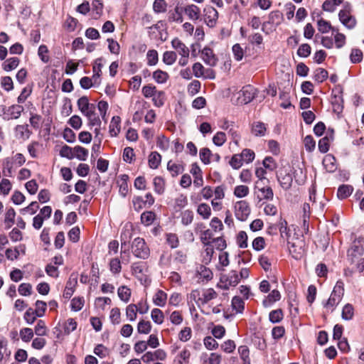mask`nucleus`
Wrapping results in <instances>:
<instances>
[{
	"instance_id": "obj_1",
	"label": "nucleus",
	"mask_w": 364,
	"mask_h": 364,
	"mask_svg": "<svg viewBox=\"0 0 364 364\" xmlns=\"http://www.w3.org/2000/svg\"><path fill=\"white\" fill-rule=\"evenodd\" d=\"M97 109L100 112V114L102 117V119L100 118V117L97 114L95 110H93L91 112L87 113L85 115V117L87 119V126L90 128H92L95 126H101L102 124V120L104 122H107V112L109 108V105L107 102L101 100L97 104Z\"/></svg>"
},
{
	"instance_id": "obj_2",
	"label": "nucleus",
	"mask_w": 364,
	"mask_h": 364,
	"mask_svg": "<svg viewBox=\"0 0 364 364\" xmlns=\"http://www.w3.org/2000/svg\"><path fill=\"white\" fill-rule=\"evenodd\" d=\"M344 295V284L341 281H338L326 302L324 307L333 311L336 306L341 302Z\"/></svg>"
},
{
	"instance_id": "obj_3",
	"label": "nucleus",
	"mask_w": 364,
	"mask_h": 364,
	"mask_svg": "<svg viewBox=\"0 0 364 364\" xmlns=\"http://www.w3.org/2000/svg\"><path fill=\"white\" fill-rule=\"evenodd\" d=\"M132 248L134 255L137 258L145 259L149 256V248L143 238H135L132 242Z\"/></svg>"
},
{
	"instance_id": "obj_4",
	"label": "nucleus",
	"mask_w": 364,
	"mask_h": 364,
	"mask_svg": "<svg viewBox=\"0 0 364 364\" xmlns=\"http://www.w3.org/2000/svg\"><path fill=\"white\" fill-rule=\"evenodd\" d=\"M250 214V208L246 200H240L235 205V215L237 220L245 221Z\"/></svg>"
},
{
	"instance_id": "obj_5",
	"label": "nucleus",
	"mask_w": 364,
	"mask_h": 364,
	"mask_svg": "<svg viewBox=\"0 0 364 364\" xmlns=\"http://www.w3.org/2000/svg\"><path fill=\"white\" fill-rule=\"evenodd\" d=\"M277 177L281 187L284 190H289L291 187L293 178L289 168L284 167L279 169Z\"/></svg>"
},
{
	"instance_id": "obj_6",
	"label": "nucleus",
	"mask_w": 364,
	"mask_h": 364,
	"mask_svg": "<svg viewBox=\"0 0 364 364\" xmlns=\"http://www.w3.org/2000/svg\"><path fill=\"white\" fill-rule=\"evenodd\" d=\"M250 161V149H245L240 154H235L230 161V166L235 168H240L244 163L249 164Z\"/></svg>"
},
{
	"instance_id": "obj_7",
	"label": "nucleus",
	"mask_w": 364,
	"mask_h": 364,
	"mask_svg": "<svg viewBox=\"0 0 364 364\" xmlns=\"http://www.w3.org/2000/svg\"><path fill=\"white\" fill-rule=\"evenodd\" d=\"M203 18L205 24L210 28H213L217 23L218 12L214 7L206 6L203 9Z\"/></svg>"
},
{
	"instance_id": "obj_8",
	"label": "nucleus",
	"mask_w": 364,
	"mask_h": 364,
	"mask_svg": "<svg viewBox=\"0 0 364 364\" xmlns=\"http://www.w3.org/2000/svg\"><path fill=\"white\" fill-rule=\"evenodd\" d=\"M239 282V274L235 270H232L228 274H223L220 277V282L223 284L225 289H228L230 287H235Z\"/></svg>"
},
{
	"instance_id": "obj_9",
	"label": "nucleus",
	"mask_w": 364,
	"mask_h": 364,
	"mask_svg": "<svg viewBox=\"0 0 364 364\" xmlns=\"http://www.w3.org/2000/svg\"><path fill=\"white\" fill-rule=\"evenodd\" d=\"M363 252L364 249L362 245L353 243L348 250L347 257L348 261L351 264L358 262L360 257L363 255Z\"/></svg>"
},
{
	"instance_id": "obj_10",
	"label": "nucleus",
	"mask_w": 364,
	"mask_h": 364,
	"mask_svg": "<svg viewBox=\"0 0 364 364\" xmlns=\"http://www.w3.org/2000/svg\"><path fill=\"white\" fill-rule=\"evenodd\" d=\"M23 110V107L20 105H12L8 107V109H6L4 120L9 121L18 119Z\"/></svg>"
},
{
	"instance_id": "obj_11",
	"label": "nucleus",
	"mask_w": 364,
	"mask_h": 364,
	"mask_svg": "<svg viewBox=\"0 0 364 364\" xmlns=\"http://www.w3.org/2000/svg\"><path fill=\"white\" fill-rule=\"evenodd\" d=\"M77 105L79 110L84 116L96 109V105L95 104L90 103L89 99L87 96L80 97L77 102Z\"/></svg>"
},
{
	"instance_id": "obj_12",
	"label": "nucleus",
	"mask_w": 364,
	"mask_h": 364,
	"mask_svg": "<svg viewBox=\"0 0 364 364\" xmlns=\"http://www.w3.org/2000/svg\"><path fill=\"white\" fill-rule=\"evenodd\" d=\"M340 21L349 29L353 28L356 25L355 18L350 15L349 11L346 9L341 10L338 14Z\"/></svg>"
},
{
	"instance_id": "obj_13",
	"label": "nucleus",
	"mask_w": 364,
	"mask_h": 364,
	"mask_svg": "<svg viewBox=\"0 0 364 364\" xmlns=\"http://www.w3.org/2000/svg\"><path fill=\"white\" fill-rule=\"evenodd\" d=\"M201 58L204 63L210 66H215L217 64L218 59L213 50L209 47H205L202 50Z\"/></svg>"
},
{
	"instance_id": "obj_14",
	"label": "nucleus",
	"mask_w": 364,
	"mask_h": 364,
	"mask_svg": "<svg viewBox=\"0 0 364 364\" xmlns=\"http://www.w3.org/2000/svg\"><path fill=\"white\" fill-rule=\"evenodd\" d=\"M183 11L188 16V18L193 21H196L200 18V9L198 6L195 4L187 5L183 9Z\"/></svg>"
},
{
	"instance_id": "obj_15",
	"label": "nucleus",
	"mask_w": 364,
	"mask_h": 364,
	"mask_svg": "<svg viewBox=\"0 0 364 364\" xmlns=\"http://www.w3.org/2000/svg\"><path fill=\"white\" fill-rule=\"evenodd\" d=\"M171 46L180 55L190 53L189 48L178 38L171 41Z\"/></svg>"
},
{
	"instance_id": "obj_16",
	"label": "nucleus",
	"mask_w": 364,
	"mask_h": 364,
	"mask_svg": "<svg viewBox=\"0 0 364 364\" xmlns=\"http://www.w3.org/2000/svg\"><path fill=\"white\" fill-rule=\"evenodd\" d=\"M121 118L119 116L112 117L109 126V132L112 137L117 136L120 132Z\"/></svg>"
},
{
	"instance_id": "obj_17",
	"label": "nucleus",
	"mask_w": 364,
	"mask_h": 364,
	"mask_svg": "<svg viewBox=\"0 0 364 364\" xmlns=\"http://www.w3.org/2000/svg\"><path fill=\"white\" fill-rule=\"evenodd\" d=\"M183 9L176 6L173 11H169L168 20L169 22L181 23L183 21L182 16Z\"/></svg>"
},
{
	"instance_id": "obj_18",
	"label": "nucleus",
	"mask_w": 364,
	"mask_h": 364,
	"mask_svg": "<svg viewBox=\"0 0 364 364\" xmlns=\"http://www.w3.org/2000/svg\"><path fill=\"white\" fill-rule=\"evenodd\" d=\"M237 101L240 104H248L250 102V85H246L242 87L238 93Z\"/></svg>"
},
{
	"instance_id": "obj_19",
	"label": "nucleus",
	"mask_w": 364,
	"mask_h": 364,
	"mask_svg": "<svg viewBox=\"0 0 364 364\" xmlns=\"http://www.w3.org/2000/svg\"><path fill=\"white\" fill-rule=\"evenodd\" d=\"M255 198L258 200V202H260L263 199L269 200L272 199L273 198V191L270 188H265L262 189L261 191L255 190Z\"/></svg>"
},
{
	"instance_id": "obj_20",
	"label": "nucleus",
	"mask_w": 364,
	"mask_h": 364,
	"mask_svg": "<svg viewBox=\"0 0 364 364\" xmlns=\"http://www.w3.org/2000/svg\"><path fill=\"white\" fill-rule=\"evenodd\" d=\"M161 162V156L157 151H152L149 156L148 164L150 168L156 169Z\"/></svg>"
},
{
	"instance_id": "obj_21",
	"label": "nucleus",
	"mask_w": 364,
	"mask_h": 364,
	"mask_svg": "<svg viewBox=\"0 0 364 364\" xmlns=\"http://www.w3.org/2000/svg\"><path fill=\"white\" fill-rule=\"evenodd\" d=\"M167 301V294L164 291L159 289L153 297L154 304L160 307L166 305Z\"/></svg>"
},
{
	"instance_id": "obj_22",
	"label": "nucleus",
	"mask_w": 364,
	"mask_h": 364,
	"mask_svg": "<svg viewBox=\"0 0 364 364\" xmlns=\"http://www.w3.org/2000/svg\"><path fill=\"white\" fill-rule=\"evenodd\" d=\"M353 191V187L350 185H341L338 187L337 196L339 199L343 200L350 196Z\"/></svg>"
},
{
	"instance_id": "obj_23",
	"label": "nucleus",
	"mask_w": 364,
	"mask_h": 364,
	"mask_svg": "<svg viewBox=\"0 0 364 364\" xmlns=\"http://www.w3.org/2000/svg\"><path fill=\"white\" fill-rule=\"evenodd\" d=\"M19 62L20 60L17 57L10 58L2 63V68L5 71L9 72L16 69L18 67Z\"/></svg>"
},
{
	"instance_id": "obj_24",
	"label": "nucleus",
	"mask_w": 364,
	"mask_h": 364,
	"mask_svg": "<svg viewBox=\"0 0 364 364\" xmlns=\"http://www.w3.org/2000/svg\"><path fill=\"white\" fill-rule=\"evenodd\" d=\"M167 169L173 177H176L184 171L183 165L169 161L167 164Z\"/></svg>"
},
{
	"instance_id": "obj_25",
	"label": "nucleus",
	"mask_w": 364,
	"mask_h": 364,
	"mask_svg": "<svg viewBox=\"0 0 364 364\" xmlns=\"http://www.w3.org/2000/svg\"><path fill=\"white\" fill-rule=\"evenodd\" d=\"M191 353L188 350H183L178 355H176L173 360V364H188Z\"/></svg>"
},
{
	"instance_id": "obj_26",
	"label": "nucleus",
	"mask_w": 364,
	"mask_h": 364,
	"mask_svg": "<svg viewBox=\"0 0 364 364\" xmlns=\"http://www.w3.org/2000/svg\"><path fill=\"white\" fill-rule=\"evenodd\" d=\"M74 158H77L80 161H85L87 159L89 151L87 149L76 146L73 148Z\"/></svg>"
},
{
	"instance_id": "obj_27",
	"label": "nucleus",
	"mask_w": 364,
	"mask_h": 364,
	"mask_svg": "<svg viewBox=\"0 0 364 364\" xmlns=\"http://www.w3.org/2000/svg\"><path fill=\"white\" fill-rule=\"evenodd\" d=\"M154 191L159 195H161L165 191V181L161 176H156L153 180Z\"/></svg>"
},
{
	"instance_id": "obj_28",
	"label": "nucleus",
	"mask_w": 364,
	"mask_h": 364,
	"mask_svg": "<svg viewBox=\"0 0 364 364\" xmlns=\"http://www.w3.org/2000/svg\"><path fill=\"white\" fill-rule=\"evenodd\" d=\"M16 212L13 208H9L5 214L4 223L6 225V228H10L14 224L15 221Z\"/></svg>"
},
{
	"instance_id": "obj_29",
	"label": "nucleus",
	"mask_w": 364,
	"mask_h": 364,
	"mask_svg": "<svg viewBox=\"0 0 364 364\" xmlns=\"http://www.w3.org/2000/svg\"><path fill=\"white\" fill-rule=\"evenodd\" d=\"M281 294L280 292L277 290H272L267 296V299L263 301V304L264 306H269L272 304L274 302L280 300Z\"/></svg>"
},
{
	"instance_id": "obj_30",
	"label": "nucleus",
	"mask_w": 364,
	"mask_h": 364,
	"mask_svg": "<svg viewBox=\"0 0 364 364\" xmlns=\"http://www.w3.org/2000/svg\"><path fill=\"white\" fill-rule=\"evenodd\" d=\"M238 353L240 359L242 360V364H250V350L247 346H240L238 348Z\"/></svg>"
},
{
	"instance_id": "obj_31",
	"label": "nucleus",
	"mask_w": 364,
	"mask_h": 364,
	"mask_svg": "<svg viewBox=\"0 0 364 364\" xmlns=\"http://www.w3.org/2000/svg\"><path fill=\"white\" fill-rule=\"evenodd\" d=\"M117 294L119 298L124 302L127 303L131 296V290L127 286H121L118 288Z\"/></svg>"
},
{
	"instance_id": "obj_32",
	"label": "nucleus",
	"mask_w": 364,
	"mask_h": 364,
	"mask_svg": "<svg viewBox=\"0 0 364 364\" xmlns=\"http://www.w3.org/2000/svg\"><path fill=\"white\" fill-rule=\"evenodd\" d=\"M181 223L188 226L192 223L194 218V213L191 210H186L181 213Z\"/></svg>"
},
{
	"instance_id": "obj_33",
	"label": "nucleus",
	"mask_w": 364,
	"mask_h": 364,
	"mask_svg": "<svg viewBox=\"0 0 364 364\" xmlns=\"http://www.w3.org/2000/svg\"><path fill=\"white\" fill-rule=\"evenodd\" d=\"M353 316H354L353 306L350 304H346L342 309V313H341L342 318L346 321H350L353 318Z\"/></svg>"
},
{
	"instance_id": "obj_34",
	"label": "nucleus",
	"mask_w": 364,
	"mask_h": 364,
	"mask_svg": "<svg viewBox=\"0 0 364 364\" xmlns=\"http://www.w3.org/2000/svg\"><path fill=\"white\" fill-rule=\"evenodd\" d=\"M232 307L236 313H242L245 308V302L240 296H235L232 299Z\"/></svg>"
},
{
	"instance_id": "obj_35",
	"label": "nucleus",
	"mask_w": 364,
	"mask_h": 364,
	"mask_svg": "<svg viewBox=\"0 0 364 364\" xmlns=\"http://www.w3.org/2000/svg\"><path fill=\"white\" fill-rule=\"evenodd\" d=\"M12 162L9 160V157H6L3 161V175L7 177L13 176V168Z\"/></svg>"
},
{
	"instance_id": "obj_36",
	"label": "nucleus",
	"mask_w": 364,
	"mask_h": 364,
	"mask_svg": "<svg viewBox=\"0 0 364 364\" xmlns=\"http://www.w3.org/2000/svg\"><path fill=\"white\" fill-rule=\"evenodd\" d=\"M151 330V324L149 321L141 320L137 325V331L139 333L148 334Z\"/></svg>"
},
{
	"instance_id": "obj_37",
	"label": "nucleus",
	"mask_w": 364,
	"mask_h": 364,
	"mask_svg": "<svg viewBox=\"0 0 364 364\" xmlns=\"http://www.w3.org/2000/svg\"><path fill=\"white\" fill-rule=\"evenodd\" d=\"M177 59L176 53L174 51H165L163 54L162 60L168 65H173Z\"/></svg>"
},
{
	"instance_id": "obj_38",
	"label": "nucleus",
	"mask_w": 364,
	"mask_h": 364,
	"mask_svg": "<svg viewBox=\"0 0 364 364\" xmlns=\"http://www.w3.org/2000/svg\"><path fill=\"white\" fill-rule=\"evenodd\" d=\"M155 213L152 211H145L141 215V223L149 226L153 223L155 219Z\"/></svg>"
},
{
	"instance_id": "obj_39",
	"label": "nucleus",
	"mask_w": 364,
	"mask_h": 364,
	"mask_svg": "<svg viewBox=\"0 0 364 364\" xmlns=\"http://www.w3.org/2000/svg\"><path fill=\"white\" fill-rule=\"evenodd\" d=\"M151 318L155 323L161 324L164 318V313L159 309H153L151 312Z\"/></svg>"
},
{
	"instance_id": "obj_40",
	"label": "nucleus",
	"mask_w": 364,
	"mask_h": 364,
	"mask_svg": "<svg viewBox=\"0 0 364 364\" xmlns=\"http://www.w3.org/2000/svg\"><path fill=\"white\" fill-rule=\"evenodd\" d=\"M153 78L157 83L163 84L167 81L168 75L166 72L161 70H157L154 72Z\"/></svg>"
},
{
	"instance_id": "obj_41",
	"label": "nucleus",
	"mask_w": 364,
	"mask_h": 364,
	"mask_svg": "<svg viewBox=\"0 0 364 364\" xmlns=\"http://www.w3.org/2000/svg\"><path fill=\"white\" fill-rule=\"evenodd\" d=\"M197 213L203 219H208L210 216L211 209L210 207L206 203H201L198 206Z\"/></svg>"
},
{
	"instance_id": "obj_42",
	"label": "nucleus",
	"mask_w": 364,
	"mask_h": 364,
	"mask_svg": "<svg viewBox=\"0 0 364 364\" xmlns=\"http://www.w3.org/2000/svg\"><path fill=\"white\" fill-rule=\"evenodd\" d=\"M15 132L16 133V136L20 138H24L25 135H26V139H28L31 134L28 129V124L17 125L15 127Z\"/></svg>"
},
{
	"instance_id": "obj_43",
	"label": "nucleus",
	"mask_w": 364,
	"mask_h": 364,
	"mask_svg": "<svg viewBox=\"0 0 364 364\" xmlns=\"http://www.w3.org/2000/svg\"><path fill=\"white\" fill-rule=\"evenodd\" d=\"M151 98L156 107H162L165 102V93L163 91H157Z\"/></svg>"
},
{
	"instance_id": "obj_44",
	"label": "nucleus",
	"mask_w": 364,
	"mask_h": 364,
	"mask_svg": "<svg viewBox=\"0 0 364 364\" xmlns=\"http://www.w3.org/2000/svg\"><path fill=\"white\" fill-rule=\"evenodd\" d=\"M211 155H213V154L208 148L204 147L200 150V159L205 165L210 163Z\"/></svg>"
},
{
	"instance_id": "obj_45",
	"label": "nucleus",
	"mask_w": 364,
	"mask_h": 364,
	"mask_svg": "<svg viewBox=\"0 0 364 364\" xmlns=\"http://www.w3.org/2000/svg\"><path fill=\"white\" fill-rule=\"evenodd\" d=\"M283 318L284 314L281 309L272 311L269 315V321L273 323L280 322Z\"/></svg>"
},
{
	"instance_id": "obj_46",
	"label": "nucleus",
	"mask_w": 364,
	"mask_h": 364,
	"mask_svg": "<svg viewBox=\"0 0 364 364\" xmlns=\"http://www.w3.org/2000/svg\"><path fill=\"white\" fill-rule=\"evenodd\" d=\"M167 4L165 0H155L153 4V10L155 13H164L166 11Z\"/></svg>"
},
{
	"instance_id": "obj_47",
	"label": "nucleus",
	"mask_w": 364,
	"mask_h": 364,
	"mask_svg": "<svg viewBox=\"0 0 364 364\" xmlns=\"http://www.w3.org/2000/svg\"><path fill=\"white\" fill-rule=\"evenodd\" d=\"M48 52L49 51L48 47L46 45H41L39 46L38 50V55L41 60L44 63H47L50 60L48 55Z\"/></svg>"
},
{
	"instance_id": "obj_48",
	"label": "nucleus",
	"mask_w": 364,
	"mask_h": 364,
	"mask_svg": "<svg viewBox=\"0 0 364 364\" xmlns=\"http://www.w3.org/2000/svg\"><path fill=\"white\" fill-rule=\"evenodd\" d=\"M1 86L6 92H10L14 89V82L12 78L9 76H4L1 78Z\"/></svg>"
},
{
	"instance_id": "obj_49",
	"label": "nucleus",
	"mask_w": 364,
	"mask_h": 364,
	"mask_svg": "<svg viewBox=\"0 0 364 364\" xmlns=\"http://www.w3.org/2000/svg\"><path fill=\"white\" fill-rule=\"evenodd\" d=\"M198 273L200 277L203 279V281L205 280L206 282L212 279L213 278V272L205 266L201 265L199 268Z\"/></svg>"
},
{
	"instance_id": "obj_50",
	"label": "nucleus",
	"mask_w": 364,
	"mask_h": 364,
	"mask_svg": "<svg viewBox=\"0 0 364 364\" xmlns=\"http://www.w3.org/2000/svg\"><path fill=\"white\" fill-rule=\"evenodd\" d=\"M137 306L129 304L126 308V316L130 321H134L136 318Z\"/></svg>"
},
{
	"instance_id": "obj_51",
	"label": "nucleus",
	"mask_w": 364,
	"mask_h": 364,
	"mask_svg": "<svg viewBox=\"0 0 364 364\" xmlns=\"http://www.w3.org/2000/svg\"><path fill=\"white\" fill-rule=\"evenodd\" d=\"M29 122L32 127L35 129H38L41 127L42 122V117L38 114L30 113Z\"/></svg>"
},
{
	"instance_id": "obj_52",
	"label": "nucleus",
	"mask_w": 364,
	"mask_h": 364,
	"mask_svg": "<svg viewBox=\"0 0 364 364\" xmlns=\"http://www.w3.org/2000/svg\"><path fill=\"white\" fill-rule=\"evenodd\" d=\"M289 252L292 255V257L296 259H299L303 255V249L301 246H299L297 248V246L295 243H291L289 247Z\"/></svg>"
},
{
	"instance_id": "obj_53",
	"label": "nucleus",
	"mask_w": 364,
	"mask_h": 364,
	"mask_svg": "<svg viewBox=\"0 0 364 364\" xmlns=\"http://www.w3.org/2000/svg\"><path fill=\"white\" fill-rule=\"evenodd\" d=\"M265 246V240L262 237H257L252 241V247L256 251H260L263 250Z\"/></svg>"
},
{
	"instance_id": "obj_54",
	"label": "nucleus",
	"mask_w": 364,
	"mask_h": 364,
	"mask_svg": "<svg viewBox=\"0 0 364 364\" xmlns=\"http://www.w3.org/2000/svg\"><path fill=\"white\" fill-rule=\"evenodd\" d=\"M328 77V72L323 68H317L314 72V78L318 82H322Z\"/></svg>"
},
{
	"instance_id": "obj_55",
	"label": "nucleus",
	"mask_w": 364,
	"mask_h": 364,
	"mask_svg": "<svg viewBox=\"0 0 364 364\" xmlns=\"http://www.w3.org/2000/svg\"><path fill=\"white\" fill-rule=\"evenodd\" d=\"M226 134L223 132H217L213 137V142L217 146H221L226 141Z\"/></svg>"
},
{
	"instance_id": "obj_56",
	"label": "nucleus",
	"mask_w": 364,
	"mask_h": 364,
	"mask_svg": "<svg viewBox=\"0 0 364 364\" xmlns=\"http://www.w3.org/2000/svg\"><path fill=\"white\" fill-rule=\"evenodd\" d=\"M232 51L235 60L240 61L242 59L244 50L239 43H236L232 46Z\"/></svg>"
},
{
	"instance_id": "obj_57",
	"label": "nucleus",
	"mask_w": 364,
	"mask_h": 364,
	"mask_svg": "<svg viewBox=\"0 0 364 364\" xmlns=\"http://www.w3.org/2000/svg\"><path fill=\"white\" fill-rule=\"evenodd\" d=\"M12 185L9 179L3 178L0 182V192L4 196H7L11 190Z\"/></svg>"
},
{
	"instance_id": "obj_58",
	"label": "nucleus",
	"mask_w": 364,
	"mask_h": 364,
	"mask_svg": "<svg viewBox=\"0 0 364 364\" xmlns=\"http://www.w3.org/2000/svg\"><path fill=\"white\" fill-rule=\"evenodd\" d=\"M147 64L150 66L156 65L159 60L158 53L156 50H149L146 54Z\"/></svg>"
},
{
	"instance_id": "obj_59",
	"label": "nucleus",
	"mask_w": 364,
	"mask_h": 364,
	"mask_svg": "<svg viewBox=\"0 0 364 364\" xmlns=\"http://www.w3.org/2000/svg\"><path fill=\"white\" fill-rule=\"evenodd\" d=\"M217 297V293L213 289H208L203 294V298L200 299L203 304H207L210 300Z\"/></svg>"
},
{
	"instance_id": "obj_60",
	"label": "nucleus",
	"mask_w": 364,
	"mask_h": 364,
	"mask_svg": "<svg viewBox=\"0 0 364 364\" xmlns=\"http://www.w3.org/2000/svg\"><path fill=\"white\" fill-rule=\"evenodd\" d=\"M60 156L68 159H73L74 158L73 148L68 145L63 146L60 150Z\"/></svg>"
},
{
	"instance_id": "obj_61",
	"label": "nucleus",
	"mask_w": 364,
	"mask_h": 364,
	"mask_svg": "<svg viewBox=\"0 0 364 364\" xmlns=\"http://www.w3.org/2000/svg\"><path fill=\"white\" fill-rule=\"evenodd\" d=\"M84 306V299L80 297H75L71 300L70 307L74 311H79Z\"/></svg>"
},
{
	"instance_id": "obj_62",
	"label": "nucleus",
	"mask_w": 364,
	"mask_h": 364,
	"mask_svg": "<svg viewBox=\"0 0 364 364\" xmlns=\"http://www.w3.org/2000/svg\"><path fill=\"white\" fill-rule=\"evenodd\" d=\"M156 146L162 151H166L169 147V140L164 135L158 136Z\"/></svg>"
},
{
	"instance_id": "obj_63",
	"label": "nucleus",
	"mask_w": 364,
	"mask_h": 364,
	"mask_svg": "<svg viewBox=\"0 0 364 364\" xmlns=\"http://www.w3.org/2000/svg\"><path fill=\"white\" fill-rule=\"evenodd\" d=\"M317 26L318 31L322 33H328L331 28V23L323 18H321L317 21Z\"/></svg>"
},
{
	"instance_id": "obj_64",
	"label": "nucleus",
	"mask_w": 364,
	"mask_h": 364,
	"mask_svg": "<svg viewBox=\"0 0 364 364\" xmlns=\"http://www.w3.org/2000/svg\"><path fill=\"white\" fill-rule=\"evenodd\" d=\"M20 336L23 341L29 342L33 336V331L30 328H23L20 331Z\"/></svg>"
}]
</instances>
